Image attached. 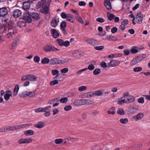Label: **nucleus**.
Segmentation results:
<instances>
[{
	"mask_svg": "<svg viewBox=\"0 0 150 150\" xmlns=\"http://www.w3.org/2000/svg\"><path fill=\"white\" fill-rule=\"evenodd\" d=\"M22 12L20 10L16 9L13 11L12 15L14 17L17 18L20 16Z\"/></svg>",
	"mask_w": 150,
	"mask_h": 150,
	"instance_id": "nucleus-10",
	"label": "nucleus"
},
{
	"mask_svg": "<svg viewBox=\"0 0 150 150\" xmlns=\"http://www.w3.org/2000/svg\"><path fill=\"white\" fill-rule=\"evenodd\" d=\"M144 116V114L142 113H140L137 115L133 117V118L136 121L142 119Z\"/></svg>",
	"mask_w": 150,
	"mask_h": 150,
	"instance_id": "nucleus-16",
	"label": "nucleus"
},
{
	"mask_svg": "<svg viewBox=\"0 0 150 150\" xmlns=\"http://www.w3.org/2000/svg\"><path fill=\"white\" fill-rule=\"evenodd\" d=\"M120 122L122 124H125L128 122V120L127 118H121L120 119Z\"/></svg>",
	"mask_w": 150,
	"mask_h": 150,
	"instance_id": "nucleus-45",
	"label": "nucleus"
},
{
	"mask_svg": "<svg viewBox=\"0 0 150 150\" xmlns=\"http://www.w3.org/2000/svg\"><path fill=\"white\" fill-rule=\"evenodd\" d=\"M37 77L33 74H29V80L31 81H37Z\"/></svg>",
	"mask_w": 150,
	"mask_h": 150,
	"instance_id": "nucleus-31",
	"label": "nucleus"
},
{
	"mask_svg": "<svg viewBox=\"0 0 150 150\" xmlns=\"http://www.w3.org/2000/svg\"><path fill=\"white\" fill-rule=\"evenodd\" d=\"M67 26V24L66 22L64 21L62 22L60 25V29L65 28Z\"/></svg>",
	"mask_w": 150,
	"mask_h": 150,
	"instance_id": "nucleus-47",
	"label": "nucleus"
},
{
	"mask_svg": "<svg viewBox=\"0 0 150 150\" xmlns=\"http://www.w3.org/2000/svg\"><path fill=\"white\" fill-rule=\"evenodd\" d=\"M35 95V92L34 91H25L19 94V96L21 97L25 98L29 97L31 98Z\"/></svg>",
	"mask_w": 150,
	"mask_h": 150,
	"instance_id": "nucleus-2",
	"label": "nucleus"
},
{
	"mask_svg": "<svg viewBox=\"0 0 150 150\" xmlns=\"http://www.w3.org/2000/svg\"><path fill=\"white\" fill-rule=\"evenodd\" d=\"M101 72V70L99 68L96 69L93 71V74L95 75L99 74Z\"/></svg>",
	"mask_w": 150,
	"mask_h": 150,
	"instance_id": "nucleus-37",
	"label": "nucleus"
},
{
	"mask_svg": "<svg viewBox=\"0 0 150 150\" xmlns=\"http://www.w3.org/2000/svg\"><path fill=\"white\" fill-rule=\"evenodd\" d=\"M66 19L68 21L71 23H73L74 20V17L73 15L69 13H67V16Z\"/></svg>",
	"mask_w": 150,
	"mask_h": 150,
	"instance_id": "nucleus-24",
	"label": "nucleus"
},
{
	"mask_svg": "<svg viewBox=\"0 0 150 150\" xmlns=\"http://www.w3.org/2000/svg\"><path fill=\"white\" fill-rule=\"evenodd\" d=\"M144 58L142 55L138 56L134 58L131 62L130 64L131 66H133L139 63L142 61Z\"/></svg>",
	"mask_w": 150,
	"mask_h": 150,
	"instance_id": "nucleus-4",
	"label": "nucleus"
},
{
	"mask_svg": "<svg viewBox=\"0 0 150 150\" xmlns=\"http://www.w3.org/2000/svg\"><path fill=\"white\" fill-rule=\"evenodd\" d=\"M120 64V62L118 60H113L110 61L108 64V67H113L116 66Z\"/></svg>",
	"mask_w": 150,
	"mask_h": 150,
	"instance_id": "nucleus-7",
	"label": "nucleus"
},
{
	"mask_svg": "<svg viewBox=\"0 0 150 150\" xmlns=\"http://www.w3.org/2000/svg\"><path fill=\"white\" fill-rule=\"evenodd\" d=\"M96 21L97 22L100 23H103L105 21V20L104 19L100 17L97 18L96 19Z\"/></svg>",
	"mask_w": 150,
	"mask_h": 150,
	"instance_id": "nucleus-60",
	"label": "nucleus"
},
{
	"mask_svg": "<svg viewBox=\"0 0 150 150\" xmlns=\"http://www.w3.org/2000/svg\"><path fill=\"white\" fill-rule=\"evenodd\" d=\"M30 7V4L29 2H25L23 3V8L25 10H28Z\"/></svg>",
	"mask_w": 150,
	"mask_h": 150,
	"instance_id": "nucleus-20",
	"label": "nucleus"
},
{
	"mask_svg": "<svg viewBox=\"0 0 150 150\" xmlns=\"http://www.w3.org/2000/svg\"><path fill=\"white\" fill-rule=\"evenodd\" d=\"M26 25V23L25 21H21L18 22L17 23V26L22 28L23 27L25 26Z\"/></svg>",
	"mask_w": 150,
	"mask_h": 150,
	"instance_id": "nucleus-26",
	"label": "nucleus"
},
{
	"mask_svg": "<svg viewBox=\"0 0 150 150\" xmlns=\"http://www.w3.org/2000/svg\"><path fill=\"white\" fill-rule=\"evenodd\" d=\"M50 32L52 36L54 38H57L59 36L60 33L56 29H52Z\"/></svg>",
	"mask_w": 150,
	"mask_h": 150,
	"instance_id": "nucleus-8",
	"label": "nucleus"
},
{
	"mask_svg": "<svg viewBox=\"0 0 150 150\" xmlns=\"http://www.w3.org/2000/svg\"><path fill=\"white\" fill-rule=\"evenodd\" d=\"M32 141V140L31 138H22L18 140V143L20 144H28L31 143Z\"/></svg>",
	"mask_w": 150,
	"mask_h": 150,
	"instance_id": "nucleus-6",
	"label": "nucleus"
},
{
	"mask_svg": "<svg viewBox=\"0 0 150 150\" xmlns=\"http://www.w3.org/2000/svg\"><path fill=\"white\" fill-rule=\"evenodd\" d=\"M69 71V69L67 68H65L61 70V72L62 73H67Z\"/></svg>",
	"mask_w": 150,
	"mask_h": 150,
	"instance_id": "nucleus-62",
	"label": "nucleus"
},
{
	"mask_svg": "<svg viewBox=\"0 0 150 150\" xmlns=\"http://www.w3.org/2000/svg\"><path fill=\"white\" fill-rule=\"evenodd\" d=\"M63 140L62 139H55L54 142L57 144H60L62 143Z\"/></svg>",
	"mask_w": 150,
	"mask_h": 150,
	"instance_id": "nucleus-54",
	"label": "nucleus"
},
{
	"mask_svg": "<svg viewBox=\"0 0 150 150\" xmlns=\"http://www.w3.org/2000/svg\"><path fill=\"white\" fill-rule=\"evenodd\" d=\"M138 48L137 47H132V49L130 50L131 53L132 54H135L138 52Z\"/></svg>",
	"mask_w": 150,
	"mask_h": 150,
	"instance_id": "nucleus-27",
	"label": "nucleus"
},
{
	"mask_svg": "<svg viewBox=\"0 0 150 150\" xmlns=\"http://www.w3.org/2000/svg\"><path fill=\"white\" fill-rule=\"evenodd\" d=\"M59 59L57 58H53L50 60V64L52 65L59 64Z\"/></svg>",
	"mask_w": 150,
	"mask_h": 150,
	"instance_id": "nucleus-23",
	"label": "nucleus"
},
{
	"mask_svg": "<svg viewBox=\"0 0 150 150\" xmlns=\"http://www.w3.org/2000/svg\"><path fill=\"white\" fill-rule=\"evenodd\" d=\"M105 38L106 40L110 41H116L117 40V37L110 35H107Z\"/></svg>",
	"mask_w": 150,
	"mask_h": 150,
	"instance_id": "nucleus-25",
	"label": "nucleus"
},
{
	"mask_svg": "<svg viewBox=\"0 0 150 150\" xmlns=\"http://www.w3.org/2000/svg\"><path fill=\"white\" fill-rule=\"evenodd\" d=\"M45 3V1L41 0L37 4L36 8L37 9H38L40 8L42 6L44 5Z\"/></svg>",
	"mask_w": 150,
	"mask_h": 150,
	"instance_id": "nucleus-30",
	"label": "nucleus"
},
{
	"mask_svg": "<svg viewBox=\"0 0 150 150\" xmlns=\"http://www.w3.org/2000/svg\"><path fill=\"white\" fill-rule=\"evenodd\" d=\"M8 13V10L6 7H3L0 8V16H4Z\"/></svg>",
	"mask_w": 150,
	"mask_h": 150,
	"instance_id": "nucleus-15",
	"label": "nucleus"
},
{
	"mask_svg": "<svg viewBox=\"0 0 150 150\" xmlns=\"http://www.w3.org/2000/svg\"><path fill=\"white\" fill-rule=\"evenodd\" d=\"M34 132L33 130H29L25 131L24 134L26 136H31L34 134Z\"/></svg>",
	"mask_w": 150,
	"mask_h": 150,
	"instance_id": "nucleus-29",
	"label": "nucleus"
},
{
	"mask_svg": "<svg viewBox=\"0 0 150 150\" xmlns=\"http://www.w3.org/2000/svg\"><path fill=\"white\" fill-rule=\"evenodd\" d=\"M50 110V109H48L46 110V111L44 112H45L44 113V115L46 117H48L50 116L51 114Z\"/></svg>",
	"mask_w": 150,
	"mask_h": 150,
	"instance_id": "nucleus-56",
	"label": "nucleus"
},
{
	"mask_svg": "<svg viewBox=\"0 0 150 150\" xmlns=\"http://www.w3.org/2000/svg\"><path fill=\"white\" fill-rule=\"evenodd\" d=\"M7 131L15 130L14 126H8L6 127Z\"/></svg>",
	"mask_w": 150,
	"mask_h": 150,
	"instance_id": "nucleus-63",
	"label": "nucleus"
},
{
	"mask_svg": "<svg viewBox=\"0 0 150 150\" xmlns=\"http://www.w3.org/2000/svg\"><path fill=\"white\" fill-rule=\"evenodd\" d=\"M0 33H6L5 36L6 38L11 39L14 34V30L13 28L4 27L0 28Z\"/></svg>",
	"mask_w": 150,
	"mask_h": 150,
	"instance_id": "nucleus-1",
	"label": "nucleus"
},
{
	"mask_svg": "<svg viewBox=\"0 0 150 150\" xmlns=\"http://www.w3.org/2000/svg\"><path fill=\"white\" fill-rule=\"evenodd\" d=\"M19 90V87L18 85H16L13 90V95L14 96H16L18 93V90Z\"/></svg>",
	"mask_w": 150,
	"mask_h": 150,
	"instance_id": "nucleus-33",
	"label": "nucleus"
},
{
	"mask_svg": "<svg viewBox=\"0 0 150 150\" xmlns=\"http://www.w3.org/2000/svg\"><path fill=\"white\" fill-rule=\"evenodd\" d=\"M59 22V20L56 18H53L51 22V25L54 28H56Z\"/></svg>",
	"mask_w": 150,
	"mask_h": 150,
	"instance_id": "nucleus-18",
	"label": "nucleus"
},
{
	"mask_svg": "<svg viewBox=\"0 0 150 150\" xmlns=\"http://www.w3.org/2000/svg\"><path fill=\"white\" fill-rule=\"evenodd\" d=\"M45 126L44 123L41 121L38 122L37 125H35L34 127L38 129H41L44 127Z\"/></svg>",
	"mask_w": 150,
	"mask_h": 150,
	"instance_id": "nucleus-22",
	"label": "nucleus"
},
{
	"mask_svg": "<svg viewBox=\"0 0 150 150\" xmlns=\"http://www.w3.org/2000/svg\"><path fill=\"white\" fill-rule=\"evenodd\" d=\"M104 46H96L94 47L95 49L97 50H101L104 48Z\"/></svg>",
	"mask_w": 150,
	"mask_h": 150,
	"instance_id": "nucleus-64",
	"label": "nucleus"
},
{
	"mask_svg": "<svg viewBox=\"0 0 150 150\" xmlns=\"http://www.w3.org/2000/svg\"><path fill=\"white\" fill-rule=\"evenodd\" d=\"M87 89L86 86H80L78 88V90L80 92H82L86 90Z\"/></svg>",
	"mask_w": 150,
	"mask_h": 150,
	"instance_id": "nucleus-48",
	"label": "nucleus"
},
{
	"mask_svg": "<svg viewBox=\"0 0 150 150\" xmlns=\"http://www.w3.org/2000/svg\"><path fill=\"white\" fill-rule=\"evenodd\" d=\"M84 99H77L75 100L73 105L75 106H81L84 105Z\"/></svg>",
	"mask_w": 150,
	"mask_h": 150,
	"instance_id": "nucleus-13",
	"label": "nucleus"
},
{
	"mask_svg": "<svg viewBox=\"0 0 150 150\" xmlns=\"http://www.w3.org/2000/svg\"><path fill=\"white\" fill-rule=\"evenodd\" d=\"M43 50L44 51L47 52H56L59 50V49L52 45H47L45 46L44 47Z\"/></svg>",
	"mask_w": 150,
	"mask_h": 150,
	"instance_id": "nucleus-5",
	"label": "nucleus"
},
{
	"mask_svg": "<svg viewBox=\"0 0 150 150\" xmlns=\"http://www.w3.org/2000/svg\"><path fill=\"white\" fill-rule=\"evenodd\" d=\"M84 105H89L92 103V101L89 100H86L84 99Z\"/></svg>",
	"mask_w": 150,
	"mask_h": 150,
	"instance_id": "nucleus-57",
	"label": "nucleus"
},
{
	"mask_svg": "<svg viewBox=\"0 0 150 150\" xmlns=\"http://www.w3.org/2000/svg\"><path fill=\"white\" fill-rule=\"evenodd\" d=\"M29 74H27L23 76L21 79L22 81H25V80H29Z\"/></svg>",
	"mask_w": 150,
	"mask_h": 150,
	"instance_id": "nucleus-53",
	"label": "nucleus"
},
{
	"mask_svg": "<svg viewBox=\"0 0 150 150\" xmlns=\"http://www.w3.org/2000/svg\"><path fill=\"white\" fill-rule=\"evenodd\" d=\"M143 18V16L141 13H138L136 17L135 21L137 23L140 24L142 22Z\"/></svg>",
	"mask_w": 150,
	"mask_h": 150,
	"instance_id": "nucleus-12",
	"label": "nucleus"
},
{
	"mask_svg": "<svg viewBox=\"0 0 150 150\" xmlns=\"http://www.w3.org/2000/svg\"><path fill=\"white\" fill-rule=\"evenodd\" d=\"M95 96V91L89 92L87 93V98L93 97Z\"/></svg>",
	"mask_w": 150,
	"mask_h": 150,
	"instance_id": "nucleus-40",
	"label": "nucleus"
},
{
	"mask_svg": "<svg viewBox=\"0 0 150 150\" xmlns=\"http://www.w3.org/2000/svg\"><path fill=\"white\" fill-rule=\"evenodd\" d=\"M41 63L43 64H47L49 63L50 64V60L47 57H45L41 60Z\"/></svg>",
	"mask_w": 150,
	"mask_h": 150,
	"instance_id": "nucleus-28",
	"label": "nucleus"
},
{
	"mask_svg": "<svg viewBox=\"0 0 150 150\" xmlns=\"http://www.w3.org/2000/svg\"><path fill=\"white\" fill-rule=\"evenodd\" d=\"M68 99L66 97L62 98L60 99L59 101L61 103H66L68 101Z\"/></svg>",
	"mask_w": 150,
	"mask_h": 150,
	"instance_id": "nucleus-42",
	"label": "nucleus"
},
{
	"mask_svg": "<svg viewBox=\"0 0 150 150\" xmlns=\"http://www.w3.org/2000/svg\"><path fill=\"white\" fill-rule=\"evenodd\" d=\"M69 41L68 40H66L65 41H63V43L62 44V46H64L67 47L69 46L70 45Z\"/></svg>",
	"mask_w": 150,
	"mask_h": 150,
	"instance_id": "nucleus-43",
	"label": "nucleus"
},
{
	"mask_svg": "<svg viewBox=\"0 0 150 150\" xmlns=\"http://www.w3.org/2000/svg\"><path fill=\"white\" fill-rule=\"evenodd\" d=\"M86 42L91 45L94 46L98 44V41L92 38H88L86 40Z\"/></svg>",
	"mask_w": 150,
	"mask_h": 150,
	"instance_id": "nucleus-11",
	"label": "nucleus"
},
{
	"mask_svg": "<svg viewBox=\"0 0 150 150\" xmlns=\"http://www.w3.org/2000/svg\"><path fill=\"white\" fill-rule=\"evenodd\" d=\"M60 16L63 19H66L67 16V13L66 14L64 12H62L60 14Z\"/></svg>",
	"mask_w": 150,
	"mask_h": 150,
	"instance_id": "nucleus-61",
	"label": "nucleus"
},
{
	"mask_svg": "<svg viewBox=\"0 0 150 150\" xmlns=\"http://www.w3.org/2000/svg\"><path fill=\"white\" fill-rule=\"evenodd\" d=\"M51 108V106H46L45 108H39L35 109L34 110L35 112L36 113L45 112L48 109H50Z\"/></svg>",
	"mask_w": 150,
	"mask_h": 150,
	"instance_id": "nucleus-9",
	"label": "nucleus"
},
{
	"mask_svg": "<svg viewBox=\"0 0 150 150\" xmlns=\"http://www.w3.org/2000/svg\"><path fill=\"white\" fill-rule=\"evenodd\" d=\"M49 11V8L48 7L45 6L42 9V12L44 14H47Z\"/></svg>",
	"mask_w": 150,
	"mask_h": 150,
	"instance_id": "nucleus-39",
	"label": "nucleus"
},
{
	"mask_svg": "<svg viewBox=\"0 0 150 150\" xmlns=\"http://www.w3.org/2000/svg\"><path fill=\"white\" fill-rule=\"evenodd\" d=\"M142 68L140 67H136L133 69V71L134 72H137L141 71L142 70Z\"/></svg>",
	"mask_w": 150,
	"mask_h": 150,
	"instance_id": "nucleus-41",
	"label": "nucleus"
},
{
	"mask_svg": "<svg viewBox=\"0 0 150 150\" xmlns=\"http://www.w3.org/2000/svg\"><path fill=\"white\" fill-rule=\"evenodd\" d=\"M104 2L105 3L104 5L107 9L110 10L112 8L110 0H105Z\"/></svg>",
	"mask_w": 150,
	"mask_h": 150,
	"instance_id": "nucleus-17",
	"label": "nucleus"
},
{
	"mask_svg": "<svg viewBox=\"0 0 150 150\" xmlns=\"http://www.w3.org/2000/svg\"><path fill=\"white\" fill-rule=\"evenodd\" d=\"M107 16L108 19L110 21H111L114 18L115 16L113 14H112L110 13H108Z\"/></svg>",
	"mask_w": 150,
	"mask_h": 150,
	"instance_id": "nucleus-36",
	"label": "nucleus"
},
{
	"mask_svg": "<svg viewBox=\"0 0 150 150\" xmlns=\"http://www.w3.org/2000/svg\"><path fill=\"white\" fill-rule=\"evenodd\" d=\"M126 100L124 98V97H122L118 99V104L119 105H121L122 104L124 103H126Z\"/></svg>",
	"mask_w": 150,
	"mask_h": 150,
	"instance_id": "nucleus-35",
	"label": "nucleus"
},
{
	"mask_svg": "<svg viewBox=\"0 0 150 150\" xmlns=\"http://www.w3.org/2000/svg\"><path fill=\"white\" fill-rule=\"evenodd\" d=\"M15 130L17 129H21L23 128V124L16 125L14 126Z\"/></svg>",
	"mask_w": 150,
	"mask_h": 150,
	"instance_id": "nucleus-51",
	"label": "nucleus"
},
{
	"mask_svg": "<svg viewBox=\"0 0 150 150\" xmlns=\"http://www.w3.org/2000/svg\"><path fill=\"white\" fill-rule=\"evenodd\" d=\"M58 83V81L57 80H55L52 81L50 83V85L51 86H53L55 84H57Z\"/></svg>",
	"mask_w": 150,
	"mask_h": 150,
	"instance_id": "nucleus-58",
	"label": "nucleus"
},
{
	"mask_svg": "<svg viewBox=\"0 0 150 150\" xmlns=\"http://www.w3.org/2000/svg\"><path fill=\"white\" fill-rule=\"evenodd\" d=\"M117 113L120 115H123L125 114V112L122 108H119L117 110Z\"/></svg>",
	"mask_w": 150,
	"mask_h": 150,
	"instance_id": "nucleus-46",
	"label": "nucleus"
},
{
	"mask_svg": "<svg viewBox=\"0 0 150 150\" xmlns=\"http://www.w3.org/2000/svg\"><path fill=\"white\" fill-rule=\"evenodd\" d=\"M59 98H56L52 100H50L48 102V103L49 104H52L55 101L57 102L59 101Z\"/></svg>",
	"mask_w": 150,
	"mask_h": 150,
	"instance_id": "nucleus-59",
	"label": "nucleus"
},
{
	"mask_svg": "<svg viewBox=\"0 0 150 150\" xmlns=\"http://www.w3.org/2000/svg\"><path fill=\"white\" fill-rule=\"evenodd\" d=\"M115 108L114 107H111L109 110L107 111V113L109 114L114 115L115 114Z\"/></svg>",
	"mask_w": 150,
	"mask_h": 150,
	"instance_id": "nucleus-34",
	"label": "nucleus"
},
{
	"mask_svg": "<svg viewBox=\"0 0 150 150\" xmlns=\"http://www.w3.org/2000/svg\"><path fill=\"white\" fill-rule=\"evenodd\" d=\"M31 17L36 20H38L39 19L40 17L38 14L36 13L33 12L30 13Z\"/></svg>",
	"mask_w": 150,
	"mask_h": 150,
	"instance_id": "nucleus-19",
	"label": "nucleus"
},
{
	"mask_svg": "<svg viewBox=\"0 0 150 150\" xmlns=\"http://www.w3.org/2000/svg\"><path fill=\"white\" fill-rule=\"evenodd\" d=\"M51 73L53 76L59 74V71L57 69H52V70Z\"/></svg>",
	"mask_w": 150,
	"mask_h": 150,
	"instance_id": "nucleus-49",
	"label": "nucleus"
},
{
	"mask_svg": "<svg viewBox=\"0 0 150 150\" xmlns=\"http://www.w3.org/2000/svg\"><path fill=\"white\" fill-rule=\"evenodd\" d=\"M56 41L59 45L62 46L64 40L60 38H58L57 39Z\"/></svg>",
	"mask_w": 150,
	"mask_h": 150,
	"instance_id": "nucleus-52",
	"label": "nucleus"
},
{
	"mask_svg": "<svg viewBox=\"0 0 150 150\" xmlns=\"http://www.w3.org/2000/svg\"><path fill=\"white\" fill-rule=\"evenodd\" d=\"M18 43V41L16 40H14L13 41L12 45L11 48L12 49H14L16 47Z\"/></svg>",
	"mask_w": 150,
	"mask_h": 150,
	"instance_id": "nucleus-44",
	"label": "nucleus"
},
{
	"mask_svg": "<svg viewBox=\"0 0 150 150\" xmlns=\"http://www.w3.org/2000/svg\"><path fill=\"white\" fill-rule=\"evenodd\" d=\"M30 13L28 11H26L23 15L22 19L25 23H30L32 21Z\"/></svg>",
	"mask_w": 150,
	"mask_h": 150,
	"instance_id": "nucleus-3",
	"label": "nucleus"
},
{
	"mask_svg": "<svg viewBox=\"0 0 150 150\" xmlns=\"http://www.w3.org/2000/svg\"><path fill=\"white\" fill-rule=\"evenodd\" d=\"M95 91V95L96 96H101L103 94V91L102 90H98L96 91Z\"/></svg>",
	"mask_w": 150,
	"mask_h": 150,
	"instance_id": "nucleus-38",
	"label": "nucleus"
},
{
	"mask_svg": "<svg viewBox=\"0 0 150 150\" xmlns=\"http://www.w3.org/2000/svg\"><path fill=\"white\" fill-rule=\"evenodd\" d=\"M12 96V93L10 91H7L5 92V93L4 96V98L5 100H8L10 97Z\"/></svg>",
	"mask_w": 150,
	"mask_h": 150,
	"instance_id": "nucleus-14",
	"label": "nucleus"
},
{
	"mask_svg": "<svg viewBox=\"0 0 150 150\" xmlns=\"http://www.w3.org/2000/svg\"><path fill=\"white\" fill-rule=\"evenodd\" d=\"M135 100L134 97L132 95H130L128 97L126 100V103H129L134 101Z\"/></svg>",
	"mask_w": 150,
	"mask_h": 150,
	"instance_id": "nucleus-21",
	"label": "nucleus"
},
{
	"mask_svg": "<svg viewBox=\"0 0 150 150\" xmlns=\"http://www.w3.org/2000/svg\"><path fill=\"white\" fill-rule=\"evenodd\" d=\"M40 57L39 56L36 55L34 57L33 60L35 62L38 63L40 62Z\"/></svg>",
	"mask_w": 150,
	"mask_h": 150,
	"instance_id": "nucleus-55",
	"label": "nucleus"
},
{
	"mask_svg": "<svg viewBox=\"0 0 150 150\" xmlns=\"http://www.w3.org/2000/svg\"><path fill=\"white\" fill-rule=\"evenodd\" d=\"M86 69V70L87 69H88L90 70H92L94 69H95V66L93 64H91L89 65L87 68H85Z\"/></svg>",
	"mask_w": 150,
	"mask_h": 150,
	"instance_id": "nucleus-50",
	"label": "nucleus"
},
{
	"mask_svg": "<svg viewBox=\"0 0 150 150\" xmlns=\"http://www.w3.org/2000/svg\"><path fill=\"white\" fill-rule=\"evenodd\" d=\"M70 60V59H64L61 60L59 59V64H62L68 62Z\"/></svg>",
	"mask_w": 150,
	"mask_h": 150,
	"instance_id": "nucleus-32",
	"label": "nucleus"
}]
</instances>
